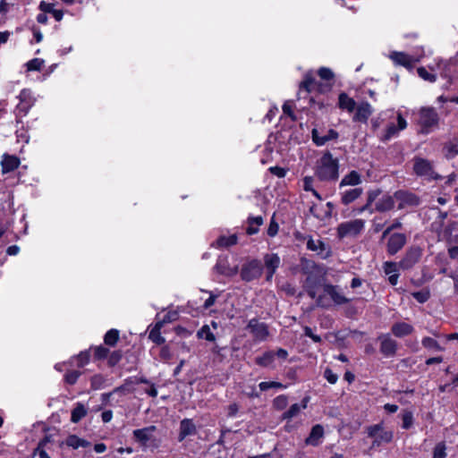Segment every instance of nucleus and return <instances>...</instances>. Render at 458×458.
I'll list each match as a JSON object with an SVG mask.
<instances>
[{"mask_svg": "<svg viewBox=\"0 0 458 458\" xmlns=\"http://www.w3.org/2000/svg\"><path fill=\"white\" fill-rule=\"evenodd\" d=\"M338 169V160L327 152L318 161L316 175L321 181H335L339 175Z\"/></svg>", "mask_w": 458, "mask_h": 458, "instance_id": "1", "label": "nucleus"}, {"mask_svg": "<svg viewBox=\"0 0 458 458\" xmlns=\"http://www.w3.org/2000/svg\"><path fill=\"white\" fill-rule=\"evenodd\" d=\"M301 270L307 275V278L304 282V288L311 299H316L317 293L316 288L319 285L321 271L319 267L310 260L301 261Z\"/></svg>", "mask_w": 458, "mask_h": 458, "instance_id": "2", "label": "nucleus"}, {"mask_svg": "<svg viewBox=\"0 0 458 458\" xmlns=\"http://www.w3.org/2000/svg\"><path fill=\"white\" fill-rule=\"evenodd\" d=\"M366 432L369 437L373 438L372 447L390 443L394 437L393 431L386 430L382 422L367 427Z\"/></svg>", "mask_w": 458, "mask_h": 458, "instance_id": "3", "label": "nucleus"}, {"mask_svg": "<svg viewBox=\"0 0 458 458\" xmlns=\"http://www.w3.org/2000/svg\"><path fill=\"white\" fill-rule=\"evenodd\" d=\"M364 227L365 221L362 219L345 221L337 226V236L340 239L354 238L363 231Z\"/></svg>", "mask_w": 458, "mask_h": 458, "instance_id": "4", "label": "nucleus"}, {"mask_svg": "<svg viewBox=\"0 0 458 458\" xmlns=\"http://www.w3.org/2000/svg\"><path fill=\"white\" fill-rule=\"evenodd\" d=\"M332 87V83H321L316 81L314 72L309 71L304 74L302 81L300 83L299 95L303 91L310 93L312 91L326 92Z\"/></svg>", "mask_w": 458, "mask_h": 458, "instance_id": "5", "label": "nucleus"}, {"mask_svg": "<svg viewBox=\"0 0 458 458\" xmlns=\"http://www.w3.org/2000/svg\"><path fill=\"white\" fill-rule=\"evenodd\" d=\"M396 121L397 124H395L394 123H388L386 130L380 136L381 140L388 141L391 139L397 137L400 131L407 128V121L403 116L401 111L396 112Z\"/></svg>", "mask_w": 458, "mask_h": 458, "instance_id": "6", "label": "nucleus"}, {"mask_svg": "<svg viewBox=\"0 0 458 458\" xmlns=\"http://www.w3.org/2000/svg\"><path fill=\"white\" fill-rule=\"evenodd\" d=\"M419 123L422 131L428 132V130L438 123V114L433 107H422L420 110Z\"/></svg>", "mask_w": 458, "mask_h": 458, "instance_id": "7", "label": "nucleus"}, {"mask_svg": "<svg viewBox=\"0 0 458 458\" xmlns=\"http://www.w3.org/2000/svg\"><path fill=\"white\" fill-rule=\"evenodd\" d=\"M262 269L261 262L258 259H252L242 266L241 277L247 282L252 281L261 276Z\"/></svg>", "mask_w": 458, "mask_h": 458, "instance_id": "8", "label": "nucleus"}, {"mask_svg": "<svg viewBox=\"0 0 458 458\" xmlns=\"http://www.w3.org/2000/svg\"><path fill=\"white\" fill-rule=\"evenodd\" d=\"M436 69L439 71L444 78H452L458 74V57L450 59L448 62L442 60L436 62Z\"/></svg>", "mask_w": 458, "mask_h": 458, "instance_id": "9", "label": "nucleus"}, {"mask_svg": "<svg viewBox=\"0 0 458 458\" xmlns=\"http://www.w3.org/2000/svg\"><path fill=\"white\" fill-rule=\"evenodd\" d=\"M395 202L398 208L403 209L407 207H414L419 205V199L413 193L399 191L394 193Z\"/></svg>", "mask_w": 458, "mask_h": 458, "instance_id": "10", "label": "nucleus"}, {"mask_svg": "<svg viewBox=\"0 0 458 458\" xmlns=\"http://www.w3.org/2000/svg\"><path fill=\"white\" fill-rule=\"evenodd\" d=\"M421 250L418 247L410 248L402 260L399 262V266L403 269H409L412 267L420 259Z\"/></svg>", "mask_w": 458, "mask_h": 458, "instance_id": "11", "label": "nucleus"}, {"mask_svg": "<svg viewBox=\"0 0 458 458\" xmlns=\"http://www.w3.org/2000/svg\"><path fill=\"white\" fill-rule=\"evenodd\" d=\"M20 103L17 109L20 113L26 114L35 103V98L30 89H24L19 95Z\"/></svg>", "mask_w": 458, "mask_h": 458, "instance_id": "12", "label": "nucleus"}, {"mask_svg": "<svg viewBox=\"0 0 458 458\" xmlns=\"http://www.w3.org/2000/svg\"><path fill=\"white\" fill-rule=\"evenodd\" d=\"M389 58L398 65L404 66L406 68H411L413 64L420 61L412 55H409L403 52L394 51L389 55Z\"/></svg>", "mask_w": 458, "mask_h": 458, "instance_id": "13", "label": "nucleus"}, {"mask_svg": "<svg viewBox=\"0 0 458 458\" xmlns=\"http://www.w3.org/2000/svg\"><path fill=\"white\" fill-rule=\"evenodd\" d=\"M406 243V236L403 233H393L390 235L386 250L390 255L397 253Z\"/></svg>", "mask_w": 458, "mask_h": 458, "instance_id": "14", "label": "nucleus"}, {"mask_svg": "<svg viewBox=\"0 0 458 458\" xmlns=\"http://www.w3.org/2000/svg\"><path fill=\"white\" fill-rule=\"evenodd\" d=\"M248 328L258 341H264L268 335L267 327L264 323H260L256 319L250 320Z\"/></svg>", "mask_w": 458, "mask_h": 458, "instance_id": "15", "label": "nucleus"}, {"mask_svg": "<svg viewBox=\"0 0 458 458\" xmlns=\"http://www.w3.org/2000/svg\"><path fill=\"white\" fill-rule=\"evenodd\" d=\"M356 112L352 117L353 122L366 123L373 113V107L369 102H361L356 107Z\"/></svg>", "mask_w": 458, "mask_h": 458, "instance_id": "16", "label": "nucleus"}, {"mask_svg": "<svg viewBox=\"0 0 458 458\" xmlns=\"http://www.w3.org/2000/svg\"><path fill=\"white\" fill-rule=\"evenodd\" d=\"M414 172L417 175L427 178H435L430 162L423 158H416L413 165Z\"/></svg>", "mask_w": 458, "mask_h": 458, "instance_id": "17", "label": "nucleus"}, {"mask_svg": "<svg viewBox=\"0 0 458 458\" xmlns=\"http://www.w3.org/2000/svg\"><path fill=\"white\" fill-rule=\"evenodd\" d=\"M338 137V133L333 130L330 129L327 132H322L318 129H313L312 130V140L318 146H323L327 141L331 140H335Z\"/></svg>", "mask_w": 458, "mask_h": 458, "instance_id": "18", "label": "nucleus"}, {"mask_svg": "<svg viewBox=\"0 0 458 458\" xmlns=\"http://www.w3.org/2000/svg\"><path fill=\"white\" fill-rule=\"evenodd\" d=\"M156 430L155 426H149L140 429L133 430L132 434L135 440L142 446H147L148 442L153 437V433Z\"/></svg>", "mask_w": 458, "mask_h": 458, "instance_id": "19", "label": "nucleus"}, {"mask_svg": "<svg viewBox=\"0 0 458 458\" xmlns=\"http://www.w3.org/2000/svg\"><path fill=\"white\" fill-rule=\"evenodd\" d=\"M280 258L277 254L270 253L266 254L264 257V263L267 272V279L271 280L274 274L280 265Z\"/></svg>", "mask_w": 458, "mask_h": 458, "instance_id": "20", "label": "nucleus"}, {"mask_svg": "<svg viewBox=\"0 0 458 458\" xmlns=\"http://www.w3.org/2000/svg\"><path fill=\"white\" fill-rule=\"evenodd\" d=\"M61 445H66L73 450H77L90 446V442L75 434H71L62 442Z\"/></svg>", "mask_w": 458, "mask_h": 458, "instance_id": "21", "label": "nucleus"}, {"mask_svg": "<svg viewBox=\"0 0 458 458\" xmlns=\"http://www.w3.org/2000/svg\"><path fill=\"white\" fill-rule=\"evenodd\" d=\"M381 345L380 351L386 357H392L396 352L397 343L388 335L380 336Z\"/></svg>", "mask_w": 458, "mask_h": 458, "instance_id": "22", "label": "nucleus"}, {"mask_svg": "<svg viewBox=\"0 0 458 458\" xmlns=\"http://www.w3.org/2000/svg\"><path fill=\"white\" fill-rule=\"evenodd\" d=\"M324 437V428L320 424L312 427L309 437L306 438L305 443L308 445L318 446L321 444Z\"/></svg>", "mask_w": 458, "mask_h": 458, "instance_id": "23", "label": "nucleus"}, {"mask_svg": "<svg viewBox=\"0 0 458 458\" xmlns=\"http://www.w3.org/2000/svg\"><path fill=\"white\" fill-rule=\"evenodd\" d=\"M196 433V426L190 419H184L180 423L178 440L182 442L185 437Z\"/></svg>", "mask_w": 458, "mask_h": 458, "instance_id": "24", "label": "nucleus"}, {"mask_svg": "<svg viewBox=\"0 0 458 458\" xmlns=\"http://www.w3.org/2000/svg\"><path fill=\"white\" fill-rule=\"evenodd\" d=\"M394 205H395L394 195L390 196V195L386 194V195H383L381 198H379L377 200L376 205H375V209L379 212H385V211H388V210H391L392 208H394Z\"/></svg>", "mask_w": 458, "mask_h": 458, "instance_id": "25", "label": "nucleus"}, {"mask_svg": "<svg viewBox=\"0 0 458 458\" xmlns=\"http://www.w3.org/2000/svg\"><path fill=\"white\" fill-rule=\"evenodd\" d=\"M324 292L331 297L336 304H344L347 302V299L342 294L338 287L332 284H325Z\"/></svg>", "mask_w": 458, "mask_h": 458, "instance_id": "26", "label": "nucleus"}, {"mask_svg": "<svg viewBox=\"0 0 458 458\" xmlns=\"http://www.w3.org/2000/svg\"><path fill=\"white\" fill-rule=\"evenodd\" d=\"M310 401V397H305L301 401V403H294L291 405V407L283 414V419L284 420H290L294 417H296L301 410H304L307 408L308 403Z\"/></svg>", "mask_w": 458, "mask_h": 458, "instance_id": "27", "label": "nucleus"}, {"mask_svg": "<svg viewBox=\"0 0 458 458\" xmlns=\"http://www.w3.org/2000/svg\"><path fill=\"white\" fill-rule=\"evenodd\" d=\"M391 330L394 336L403 337L412 333L413 327L406 322H398L392 326Z\"/></svg>", "mask_w": 458, "mask_h": 458, "instance_id": "28", "label": "nucleus"}, {"mask_svg": "<svg viewBox=\"0 0 458 458\" xmlns=\"http://www.w3.org/2000/svg\"><path fill=\"white\" fill-rule=\"evenodd\" d=\"M20 165V160L15 156L4 155L1 162L2 172L9 173L16 169Z\"/></svg>", "mask_w": 458, "mask_h": 458, "instance_id": "29", "label": "nucleus"}, {"mask_svg": "<svg viewBox=\"0 0 458 458\" xmlns=\"http://www.w3.org/2000/svg\"><path fill=\"white\" fill-rule=\"evenodd\" d=\"M307 248L310 250L318 252V254L323 257H327L329 252L327 250L326 244L320 239L310 238L307 242Z\"/></svg>", "mask_w": 458, "mask_h": 458, "instance_id": "30", "label": "nucleus"}, {"mask_svg": "<svg viewBox=\"0 0 458 458\" xmlns=\"http://www.w3.org/2000/svg\"><path fill=\"white\" fill-rule=\"evenodd\" d=\"M338 106L343 110L352 113L355 110L356 102L346 93L342 92L338 97Z\"/></svg>", "mask_w": 458, "mask_h": 458, "instance_id": "31", "label": "nucleus"}, {"mask_svg": "<svg viewBox=\"0 0 458 458\" xmlns=\"http://www.w3.org/2000/svg\"><path fill=\"white\" fill-rule=\"evenodd\" d=\"M362 191H363L361 188H354L343 191L341 193L342 203L344 205H349L350 203L353 202L358 198H360V195L362 194Z\"/></svg>", "mask_w": 458, "mask_h": 458, "instance_id": "32", "label": "nucleus"}, {"mask_svg": "<svg viewBox=\"0 0 458 458\" xmlns=\"http://www.w3.org/2000/svg\"><path fill=\"white\" fill-rule=\"evenodd\" d=\"M87 407L81 403H77L72 411L71 420L77 423L87 415Z\"/></svg>", "mask_w": 458, "mask_h": 458, "instance_id": "33", "label": "nucleus"}, {"mask_svg": "<svg viewBox=\"0 0 458 458\" xmlns=\"http://www.w3.org/2000/svg\"><path fill=\"white\" fill-rule=\"evenodd\" d=\"M361 182L360 175L356 171H352L348 174L344 175L340 182V186H356Z\"/></svg>", "mask_w": 458, "mask_h": 458, "instance_id": "34", "label": "nucleus"}, {"mask_svg": "<svg viewBox=\"0 0 458 458\" xmlns=\"http://www.w3.org/2000/svg\"><path fill=\"white\" fill-rule=\"evenodd\" d=\"M275 358V352L267 351L261 356L256 358V363L261 367H272Z\"/></svg>", "mask_w": 458, "mask_h": 458, "instance_id": "35", "label": "nucleus"}, {"mask_svg": "<svg viewBox=\"0 0 458 458\" xmlns=\"http://www.w3.org/2000/svg\"><path fill=\"white\" fill-rule=\"evenodd\" d=\"M444 151L447 159L458 156V137L447 142L444 147Z\"/></svg>", "mask_w": 458, "mask_h": 458, "instance_id": "36", "label": "nucleus"}, {"mask_svg": "<svg viewBox=\"0 0 458 458\" xmlns=\"http://www.w3.org/2000/svg\"><path fill=\"white\" fill-rule=\"evenodd\" d=\"M162 327V323L157 322L155 327L150 330L148 335L149 339L157 344L165 343V338L161 335L160 333Z\"/></svg>", "mask_w": 458, "mask_h": 458, "instance_id": "37", "label": "nucleus"}, {"mask_svg": "<svg viewBox=\"0 0 458 458\" xmlns=\"http://www.w3.org/2000/svg\"><path fill=\"white\" fill-rule=\"evenodd\" d=\"M379 191H371L368 194V199L366 205L356 209L357 214H361L364 211L369 210V213H373V209L370 208L371 204L377 199L379 196Z\"/></svg>", "mask_w": 458, "mask_h": 458, "instance_id": "38", "label": "nucleus"}, {"mask_svg": "<svg viewBox=\"0 0 458 458\" xmlns=\"http://www.w3.org/2000/svg\"><path fill=\"white\" fill-rule=\"evenodd\" d=\"M237 236L235 234H232L230 236H221L216 240V246L220 247H229L236 244Z\"/></svg>", "mask_w": 458, "mask_h": 458, "instance_id": "39", "label": "nucleus"}, {"mask_svg": "<svg viewBox=\"0 0 458 458\" xmlns=\"http://www.w3.org/2000/svg\"><path fill=\"white\" fill-rule=\"evenodd\" d=\"M91 388L94 390H99L105 388L107 384V380L102 375H95L91 377Z\"/></svg>", "mask_w": 458, "mask_h": 458, "instance_id": "40", "label": "nucleus"}, {"mask_svg": "<svg viewBox=\"0 0 458 458\" xmlns=\"http://www.w3.org/2000/svg\"><path fill=\"white\" fill-rule=\"evenodd\" d=\"M199 338H203L208 342L216 340L215 335L211 332L208 325H204L197 333Z\"/></svg>", "mask_w": 458, "mask_h": 458, "instance_id": "41", "label": "nucleus"}, {"mask_svg": "<svg viewBox=\"0 0 458 458\" xmlns=\"http://www.w3.org/2000/svg\"><path fill=\"white\" fill-rule=\"evenodd\" d=\"M402 417V428L404 429H409L413 425V413L409 410H405L401 414Z\"/></svg>", "mask_w": 458, "mask_h": 458, "instance_id": "42", "label": "nucleus"}, {"mask_svg": "<svg viewBox=\"0 0 458 458\" xmlns=\"http://www.w3.org/2000/svg\"><path fill=\"white\" fill-rule=\"evenodd\" d=\"M302 188L306 191H311L312 194L318 199H321L319 193L313 188V178L306 176L302 182Z\"/></svg>", "mask_w": 458, "mask_h": 458, "instance_id": "43", "label": "nucleus"}, {"mask_svg": "<svg viewBox=\"0 0 458 458\" xmlns=\"http://www.w3.org/2000/svg\"><path fill=\"white\" fill-rule=\"evenodd\" d=\"M259 387L261 391H267L270 388H280V389H285L286 386L283 385L280 382L276 381H264L259 383Z\"/></svg>", "mask_w": 458, "mask_h": 458, "instance_id": "44", "label": "nucleus"}, {"mask_svg": "<svg viewBox=\"0 0 458 458\" xmlns=\"http://www.w3.org/2000/svg\"><path fill=\"white\" fill-rule=\"evenodd\" d=\"M119 338V332L115 329L109 330L105 335V343L108 345H114Z\"/></svg>", "mask_w": 458, "mask_h": 458, "instance_id": "45", "label": "nucleus"}, {"mask_svg": "<svg viewBox=\"0 0 458 458\" xmlns=\"http://www.w3.org/2000/svg\"><path fill=\"white\" fill-rule=\"evenodd\" d=\"M419 76L424 81L434 82L436 81V74L433 72H429L425 67H420L417 70Z\"/></svg>", "mask_w": 458, "mask_h": 458, "instance_id": "46", "label": "nucleus"}, {"mask_svg": "<svg viewBox=\"0 0 458 458\" xmlns=\"http://www.w3.org/2000/svg\"><path fill=\"white\" fill-rule=\"evenodd\" d=\"M44 63L41 58H34L26 64V67L28 71H40Z\"/></svg>", "mask_w": 458, "mask_h": 458, "instance_id": "47", "label": "nucleus"}, {"mask_svg": "<svg viewBox=\"0 0 458 458\" xmlns=\"http://www.w3.org/2000/svg\"><path fill=\"white\" fill-rule=\"evenodd\" d=\"M384 272L387 276H391L394 273H398V269L401 268L399 263L386 261L383 265Z\"/></svg>", "mask_w": 458, "mask_h": 458, "instance_id": "48", "label": "nucleus"}, {"mask_svg": "<svg viewBox=\"0 0 458 458\" xmlns=\"http://www.w3.org/2000/svg\"><path fill=\"white\" fill-rule=\"evenodd\" d=\"M318 75L323 81H329L334 79V72L331 69L327 67H321L318 71Z\"/></svg>", "mask_w": 458, "mask_h": 458, "instance_id": "49", "label": "nucleus"}, {"mask_svg": "<svg viewBox=\"0 0 458 458\" xmlns=\"http://www.w3.org/2000/svg\"><path fill=\"white\" fill-rule=\"evenodd\" d=\"M446 447L445 443H438L433 450V458H445L446 457Z\"/></svg>", "mask_w": 458, "mask_h": 458, "instance_id": "50", "label": "nucleus"}, {"mask_svg": "<svg viewBox=\"0 0 458 458\" xmlns=\"http://www.w3.org/2000/svg\"><path fill=\"white\" fill-rule=\"evenodd\" d=\"M422 345L427 349H433L440 351L441 347L438 343L431 337H424L422 339Z\"/></svg>", "mask_w": 458, "mask_h": 458, "instance_id": "51", "label": "nucleus"}, {"mask_svg": "<svg viewBox=\"0 0 458 458\" xmlns=\"http://www.w3.org/2000/svg\"><path fill=\"white\" fill-rule=\"evenodd\" d=\"M81 373L77 370H71L67 372L64 376L65 382L73 385L76 383L78 377H80Z\"/></svg>", "mask_w": 458, "mask_h": 458, "instance_id": "52", "label": "nucleus"}, {"mask_svg": "<svg viewBox=\"0 0 458 458\" xmlns=\"http://www.w3.org/2000/svg\"><path fill=\"white\" fill-rule=\"evenodd\" d=\"M89 360V354L88 352H82L75 358V360L79 367H83L84 365H86Z\"/></svg>", "mask_w": 458, "mask_h": 458, "instance_id": "53", "label": "nucleus"}, {"mask_svg": "<svg viewBox=\"0 0 458 458\" xmlns=\"http://www.w3.org/2000/svg\"><path fill=\"white\" fill-rule=\"evenodd\" d=\"M178 317V313L176 311H168L162 320L157 321L158 323H162V326H164L165 323H170L174 321Z\"/></svg>", "mask_w": 458, "mask_h": 458, "instance_id": "54", "label": "nucleus"}, {"mask_svg": "<svg viewBox=\"0 0 458 458\" xmlns=\"http://www.w3.org/2000/svg\"><path fill=\"white\" fill-rule=\"evenodd\" d=\"M54 6H55L54 4L47 3L45 1H41L39 3L38 8L44 13H51L55 10Z\"/></svg>", "mask_w": 458, "mask_h": 458, "instance_id": "55", "label": "nucleus"}, {"mask_svg": "<svg viewBox=\"0 0 458 458\" xmlns=\"http://www.w3.org/2000/svg\"><path fill=\"white\" fill-rule=\"evenodd\" d=\"M287 404V397L284 394L277 396L274 400V405L277 409H284Z\"/></svg>", "mask_w": 458, "mask_h": 458, "instance_id": "56", "label": "nucleus"}, {"mask_svg": "<svg viewBox=\"0 0 458 458\" xmlns=\"http://www.w3.org/2000/svg\"><path fill=\"white\" fill-rule=\"evenodd\" d=\"M324 377L330 384H335L338 379V376L335 374L330 369H327L325 370Z\"/></svg>", "mask_w": 458, "mask_h": 458, "instance_id": "57", "label": "nucleus"}, {"mask_svg": "<svg viewBox=\"0 0 458 458\" xmlns=\"http://www.w3.org/2000/svg\"><path fill=\"white\" fill-rule=\"evenodd\" d=\"M108 350L103 346H98L94 349V354L98 359H104L106 357Z\"/></svg>", "mask_w": 458, "mask_h": 458, "instance_id": "58", "label": "nucleus"}, {"mask_svg": "<svg viewBox=\"0 0 458 458\" xmlns=\"http://www.w3.org/2000/svg\"><path fill=\"white\" fill-rule=\"evenodd\" d=\"M283 111H284V113L285 114H288L293 119H294V116H293V102H292V101L285 102L284 104V106H283Z\"/></svg>", "mask_w": 458, "mask_h": 458, "instance_id": "59", "label": "nucleus"}, {"mask_svg": "<svg viewBox=\"0 0 458 458\" xmlns=\"http://www.w3.org/2000/svg\"><path fill=\"white\" fill-rule=\"evenodd\" d=\"M304 334L306 336L311 338L315 343H319L321 341V337L319 335H314L311 328L309 327H304Z\"/></svg>", "mask_w": 458, "mask_h": 458, "instance_id": "60", "label": "nucleus"}, {"mask_svg": "<svg viewBox=\"0 0 458 458\" xmlns=\"http://www.w3.org/2000/svg\"><path fill=\"white\" fill-rule=\"evenodd\" d=\"M278 225L272 219L267 229V234L274 237L278 232Z\"/></svg>", "mask_w": 458, "mask_h": 458, "instance_id": "61", "label": "nucleus"}, {"mask_svg": "<svg viewBox=\"0 0 458 458\" xmlns=\"http://www.w3.org/2000/svg\"><path fill=\"white\" fill-rule=\"evenodd\" d=\"M216 298H217V295L210 293L209 297L205 301V302L203 304V308L206 310L209 309L211 306H213L215 304Z\"/></svg>", "mask_w": 458, "mask_h": 458, "instance_id": "62", "label": "nucleus"}, {"mask_svg": "<svg viewBox=\"0 0 458 458\" xmlns=\"http://www.w3.org/2000/svg\"><path fill=\"white\" fill-rule=\"evenodd\" d=\"M270 171L273 174L276 175L279 178H283L286 174L285 169L279 166L270 167Z\"/></svg>", "mask_w": 458, "mask_h": 458, "instance_id": "63", "label": "nucleus"}, {"mask_svg": "<svg viewBox=\"0 0 458 458\" xmlns=\"http://www.w3.org/2000/svg\"><path fill=\"white\" fill-rule=\"evenodd\" d=\"M402 224L400 222H395L390 226H388L383 233V238L386 237L394 229L401 227Z\"/></svg>", "mask_w": 458, "mask_h": 458, "instance_id": "64", "label": "nucleus"}]
</instances>
